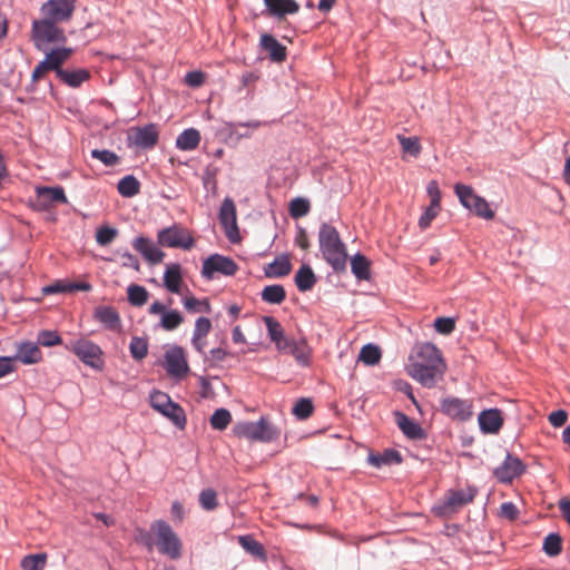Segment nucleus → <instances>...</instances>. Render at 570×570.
Here are the masks:
<instances>
[{
  "label": "nucleus",
  "instance_id": "nucleus-44",
  "mask_svg": "<svg viewBox=\"0 0 570 570\" xmlns=\"http://www.w3.org/2000/svg\"><path fill=\"white\" fill-rule=\"evenodd\" d=\"M543 551L549 557H557L562 551V539L558 533H550L543 542Z\"/></svg>",
  "mask_w": 570,
  "mask_h": 570
},
{
  "label": "nucleus",
  "instance_id": "nucleus-54",
  "mask_svg": "<svg viewBox=\"0 0 570 570\" xmlns=\"http://www.w3.org/2000/svg\"><path fill=\"white\" fill-rule=\"evenodd\" d=\"M434 328L440 334L449 335L455 328V321L451 317H438L434 321Z\"/></svg>",
  "mask_w": 570,
  "mask_h": 570
},
{
  "label": "nucleus",
  "instance_id": "nucleus-62",
  "mask_svg": "<svg viewBox=\"0 0 570 570\" xmlns=\"http://www.w3.org/2000/svg\"><path fill=\"white\" fill-rule=\"evenodd\" d=\"M14 362H16V358H13V357H7V356L0 357V379L16 370Z\"/></svg>",
  "mask_w": 570,
  "mask_h": 570
},
{
  "label": "nucleus",
  "instance_id": "nucleus-17",
  "mask_svg": "<svg viewBox=\"0 0 570 570\" xmlns=\"http://www.w3.org/2000/svg\"><path fill=\"white\" fill-rule=\"evenodd\" d=\"M279 352L294 356L296 362L303 366H307L311 361L312 350L305 338H288L285 346Z\"/></svg>",
  "mask_w": 570,
  "mask_h": 570
},
{
  "label": "nucleus",
  "instance_id": "nucleus-39",
  "mask_svg": "<svg viewBox=\"0 0 570 570\" xmlns=\"http://www.w3.org/2000/svg\"><path fill=\"white\" fill-rule=\"evenodd\" d=\"M128 302L132 306L140 307L145 305L148 301L149 293L148 291L140 285L131 284L127 288Z\"/></svg>",
  "mask_w": 570,
  "mask_h": 570
},
{
  "label": "nucleus",
  "instance_id": "nucleus-18",
  "mask_svg": "<svg viewBox=\"0 0 570 570\" xmlns=\"http://www.w3.org/2000/svg\"><path fill=\"white\" fill-rule=\"evenodd\" d=\"M132 142L141 148H153L158 141V130L155 125L132 128L129 135Z\"/></svg>",
  "mask_w": 570,
  "mask_h": 570
},
{
  "label": "nucleus",
  "instance_id": "nucleus-12",
  "mask_svg": "<svg viewBox=\"0 0 570 570\" xmlns=\"http://www.w3.org/2000/svg\"><path fill=\"white\" fill-rule=\"evenodd\" d=\"M238 269L237 264L229 257L214 254L203 263L202 275L212 279L215 273L233 276Z\"/></svg>",
  "mask_w": 570,
  "mask_h": 570
},
{
  "label": "nucleus",
  "instance_id": "nucleus-13",
  "mask_svg": "<svg viewBox=\"0 0 570 570\" xmlns=\"http://www.w3.org/2000/svg\"><path fill=\"white\" fill-rule=\"evenodd\" d=\"M76 0H48L41 7L43 17L63 22L70 20L76 8Z\"/></svg>",
  "mask_w": 570,
  "mask_h": 570
},
{
  "label": "nucleus",
  "instance_id": "nucleus-49",
  "mask_svg": "<svg viewBox=\"0 0 570 570\" xmlns=\"http://www.w3.org/2000/svg\"><path fill=\"white\" fill-rule=\"evenodd\" d=\"M313 403L309 399H299L293 410L292 413L299 420H306L313 414Z\"/></svg>",
  "mask_w": 570,
  "mask_h": 570
},
{
  "label": "nucleus",
  "instance_id": "nucleus-48",
  "mask_svg": "<svg viewBox=\"0 0 570 570\" xmlns=\"http://www.w3.org/2000/svg\"><path fill=\"white\" fill-rule=\"evenodd\" d=\"M129 351L132 358L140 361L146 357L148 353V344L141 337H132L129 344Z\"/></svg>",
  "mask_w": 570,
  "mask_h": 570
},
{
  "label": "nucleus",
  "instance_id": "nucleus-30",
  "mask_svg": "<svg viewBox=\"0 0 570 570\" xmlns=\"http://www.w3.org/2000/svg\"><path fill=\"white\" fill-rule=\"evenodd\" d=\"M395 420L397 426L401 431L410 439H421L423 438L422 428L407 415L401 412L395 413Z\"/></svg>",
  "mask_w": 570,
  "mask_h": 570
},
{
  "label": "nucleus",
  "instance_id": "nucleus-60",
  "mask_svg": "<svg viewBox=\"0 0 570 570\" xmlns=\"http://www.w3.org/2000/svg\"><path fill=\"white\" fill-rule=\"evenodd\" d=\"M426 191L431 198L430 204L439 205L441 206V191L439 188V184L435 180H431L428 184Z\"/></svg>",
  "mask_w": 570,
  "mask_h": 570
},
{
  "label": "nucleus",
  "instance_id": "nucleus-36",
  "mask_svg": "<svg viewBox=\"0 0 570 570\" xmlns=\"http://www.w3.org/2000/svg\"><path fill=\"white\" fill-rule=\"evenodd\" d=\"M117 189L122 197L130 198L139 194L140 183L135 176L127 175L118 181Z\"/></svg>",
  "mask_w": 570,
  "mask_h": 570
},
{
  "label": "nucleus",
  "instance_id": "nucleus-10",
  "mask_svg": "<svg viewBox=\"0 0 570 570\" xmlns=\"http://www.w3.org/2000/svg\"><path fill=\"white\" fill-rule=\"evenodd\" d=\"M440 410L452 420L465 422L473 415V402L466 399L448 396L441 401Z\"/></svg>",
  "mask_w": 570,
  "mask_h": 570
},
{
  "label": "nucleus",
  "instance_id": "nucleus-43",
  "mask_svg": "<svg viewBox=\"0 0 570 570\" xmlns=\"http://www.w3.org/2000/svg\"><path fill=\"white\" fill-rule=\"evenodd\" d=\"M209 422L214 430L223 431L232 422V414L226 409H218L213 413Z\"/></svg>",
  "mask_w": 570,
  "mask_h": 570
},
{
  "label": "nucleus",
  "instance_id": "nucleus-27",
  "mask_svg": "<svg viewBox=\"0 0 570 570\" xmlns=\"http://www.w3.org/2000/svg\"><path fill=\"white\" fill-rule=\"evenodd\" d=\"M292 271V264L286 255L278 256L274 262L264 267L265 276L268 278H281L287 276Z\"/></svg>",
  "mask_w": 570,
  "mask_h": 570
},
{
  "label": "nucleus",
  "instance_id": "nucleus-56",
  "mask_svg": "<svg viewBox=\"0 0 570 570\" xmlns=\"http://www.w3.org/2000/svg\"><path fill=\"white\" fill-rule=\"evenodd\" d=\"M117 236V230L111 227H101L97 230L96 240L99 245L110 244Z\"/></svg>",
  "mask_w": 570,
  "mask_h": 570
},
{
  "label": "nucleus",
  "instance_id": "nucleus-24",
  "mask_svg": "<svg viewBox=\"0 0 570 570\" xmlns=\"http://www.w3.org/2000/svg\"><path fill=\"white\" fill-rule=\"evenodd\" d=\"M262 48L268 52L272 61L283 62L286 59V47L283 46L272 35L264 33L261 37Z\"/></svg>",
  "mask_w": 570,
  "mask_h": 570
},
{
  "label": "nucleus",
  "instance_id": "nucleus-16",
  "mask_svg": "<svg viewBox=\"0 0 570 570\" xmlns=\"http://www.w3.org/2000/svg\"><path fill=\"white\" fill-rule=\"evenodd\" d=\"M525 470L522 461L508 454L504 462L494 470L495 478L502 483H510L514 478L520 476Z\"/></svg>",
  "mask_w": 570,
  "mask_h": 570
},
{
  "label": "nucleus",
  "instance_id": "nucleus-47",
  "mask_svg": "<svg viewBox=\"0 0 570 570\" xmlns=\"http://www.w3.org/2000/svg\"><path fill=\"white\" fill-rule=\"evenodd\" d=\"M311 205L306 198L297 197L289 203V215L293 218H301L309 213Z\"/></svg>",
  "mask_w": 570,
  "mask_h": 570
},
{
  "label": "nucleus",
  "instance_id": "nucleus-6",
  "mask_svg": "<svg viewBox=\"0 0 570 570\" xmlns=\"http://www.w3.org/2000/svg\"><path fill=\"white\" fill-rule=\"evenodd\" d=\"M454 190L460 203L476 216L488 220L494 218L495 214L490 208L489 203L483 197L476 195L472 187L463 184H456Z\"/></svg>",
  "mask_w": 570,
  "mask_h": 570
},
{
  "label": "nucleus",
  "instance_id": "nucleus-42",
  "mask_svg": "<svg viewBox=\"0 0 570 570\" xmlns=\"http://www.w3.org/2000/svg\"><path fill=\"white\" fill-rule=\"evenodd\" d=\"M47 562L45 553L29 554L22 558L20 567L22 570H42Z\"/></svg>",
  "mask_w": 570,
  "mask_h": 570
},
{
  "label": "nucleus",
  "instance_id": "nucleus-28",
  "mask_svg": "<svg viewBox=\"0 0 570 570\" xmlns=\"http://www.w3.org/2000/svg\"><path fill=\"white\" fill-rule=\"evenodd\" d=\"M164 285L173 294L181 293L183 276L180 265L171 264L167 266L164 275Z\"/></svg>",
  "mask_w": 570,
  "mask_h": 570
},
{
  "label": "nucleus",
  "instance_id": "nucleus-3",
  "mask_svg": "<svg viewBox=\"0 0 570 570\" xmlns=\"http://www.w3.org/2000/svg\"><path fill=\"white\" fill-rule=\"evenodd\" d=\"M233 432L238 438L259 442H272L281 435V430L265 417L257 422H238L234 425Z\"/></svg>",
  "mask_w": 570,
  "mask_h": 570
},
{
  "label": "nucleus",
  "instance_id": "nucleus-20",
  "mask_svg": "<svg viewBox=\"0 0 570 570\" xmlns=\"http://www.w3.org/2000/svg\"><path fill=\"white\" fill-rule=\"evenodd\" d=\"M475 497V490H458V491H449L444 498V502L442 505L443 512H453L458 508L465 505L473 501Z\"/></svg>",
  "mask_w": 570,
  "mask_h": 570
},
{
  "label": "nucleus",
  "instance_id": "nucleus-45",
  "mask_svg": "<svg viewBox=\"0 0 570 570\" xmlns=\"http://www.w3.org/2000/svg\"><path fill=\"white\" fill-rule=\"evenodd\" d=\"M358 360L366 365H374L381 360V351L373 344H367L362 347Z\"/></svg>",
  "mask_w": 570,
  "mask_h": 570
},
{
  "label": "nucleus",
  "instance_id": "nucleus-40",
  "mask_svg": "<svg viewBox=\"0 0 570 570\" xmlns=\"http://www.w3.org/2000/svg\"><path fill=\"white\" fill-rule=\"evenodd\" d=\"M238 542L243 549H245L248 553L265 560L266 553L265 549L257 540L252 538L250 535H242L238 538Z\"/></svg>",
  "mask_w": 570,
  "mask_h": 570
},
{
  "label": "nucleus",
  "instance_id": "nucleus-19",
  "mask_svg": "<svg viewBox=\"0 0 570 570\" xmlns=\"http://www.w3.org/2000/svg\"><path fill=\"white\" fill-rule=\"evenodd\" d=\"M480 429L487 434H497L503 425L502 412L499 409L484 410L478 417Z\"/></svg>",
  "mask_w": 570,
  "mask_h": 570
},
{
  "label": "nucleus",
  "instance_id": "nucleus-38",
  "mask_svg": "<svg viewBox=\"0 0 570 570\" xmlns=\"http://www.w3.org/2000/svg\"><path fill=\"white\" fill-rule=\"evenodd\" d=\"M286 298L285 288L282 285H268L262 291V299L269 304H281Z\"/></svg>",
  "mask_w": 570,
  "mask_h": 570
},
{
  "label": "nucleus",
  "instance_id": "nucleus-52",
  "mask_svg": "<svg viewBox=\"0 0 570 570\" xmlns=\"http://www.w3.org/2000/svg\"><path fill=\"white\" fill-rule=\"evenodd\" d=\"M441 210V206L430 204V206L425 209V212L421 215L419 219V226L421 229L428 228L432 220L439 215Z\"/></svg>",
  "mask_w": 570,
  "mask_h": 570
},
{
  "label": "nucleus",
  "instance_id": "nucleus-32",
  "mask_svg": "<svg viewBox=\"0 0 570 570\" xmlns=\"http://www.w3.org/2000/svg\"><path fill=\"white\" fill-rule=\"evenodd\" d=\"M367 461L375 468L383 465L400 464L402 462L401 454L396 450H385L382 454L370 453Z\"/></svg>",
  "mask_w": 570,
  "mask_h": 570
},
{
  "label": "nucleus",
  "instance_id": "nucleus-25",
  "mask_svg": "<svg viewBox=\"0 0 570 570\" xmlns=\"http://www.w3.org/2000/svg\"><path fill=\"white\" fill-rule=\"evenodd\" d=\"M13 358L23 364H36L41 361L42 353L36 343L24 342L18 345Z\"/></svg>",
  "mask_w": 570,
  "mask_h": 570
},
{
  "label": "nucleus",
  "instance_id": "nucleus-34",
  "mask_svg": "<svg viewBox=\"0 0 570 570\" xmlns=\"http://www.w3.org/2000/svg\"><path fill=\"white\" fill-rule=\"evenodd\" d=\"M200 142V134L195 128L185 129L176 139V147L180 150H194Z\"/></svg>",
  "mask_w": 570,
  "mask_h": 570
},
{
  "label": "nucleus",
  "instance_id": "nucleus-64",
  "mask_svg": "<svg viewBox=\"0 0 570 570\" xmlns=\"http://www.w3.org/2000/svg\"><path fill=\"white\" fill-rule=\"evenodd\" d=\"M567 419L568 414L563 410L554 411L549 415V422L556 428L562 426L567 422Z\"/></svg>",
  "mask_w": 570,
  "mask_h": 570
},
{
  "label": "nucleus",
  "instance_id": "nucleus-61",
  "mask_svg": "<svg viewBox=\"0 0 570 570\" xmlns=\"http://www.w3.org/2000/svg\"><path fill=\"white\" fill-rule=\"evenodd\" d=\"M501 515L508 520H515L519 515L518 508L512 502H504L501 504Z\"/></svg>",
  "mask_w": 570,
  "mask_h": 570
},
{
  "label": "nucleus",
  "instance_id": "nucleus-53",
  "mask_svg": "<svg viewBox=\"0 0 570 570\" xmlns=\"http://www.w3.org/2000/svg\"><path fill=\"white\" fill-rule=\"evenodd\" d=\"M52 70L48 62L45 60H42L41 62H39L36 68L33 69L32 71V75H31V83L30 86L28 87V90L29 91H35L36 89V83L48 72Z\"/></svg>",
  "mask_w": 570,
  "mask_h": 570
},
{
  "label": "nucleus",
  "instance_id": "nucleus-29",
  "mask_svg": "<svg viewBox=\"0 0 570 570\" xmlns=\"http://www.w3.org/2000/svg\"><path fill=\"white\" fill-rule=\"evenodd\" d=\"M62 82L72 88H78L85 81L89 80L90 72L87 69L80 68L75 70H58L57 76Z\"/></svg>",
  "mask_w": 570,
  "mask_h": 570
},
{
  "label": "nucleus",
  "instance_id": "nucleus-1",
  "mask_svg": "<svg viewBox=\"0 0 570 570\" xmlns=\"http://www.w3.org/2000/svg\"><path fill=\"white\" fill-rule=\"evenodd\" d=\"M318 243L326 263L335 272H344L347 263V250L337 229L330 224H322L318 232Z\"/></svg>",
  "mask_w": 570,
  "mask_h": 570
},
{
  "label": "nucleus",
  "instance_id": "nucleus-23",
  "mask_svg": "<svg viewBox=\"0 0 570 570\" xmlns=\"http://www.w3.org/2000/svg\"><path fill=\"white\" fill-rule=\"evenodd\" d=\"M134 248L139 252L146 261L151 264H158L163 261L165 253L153 244L148 238L140 236L135 239Z\"/></svg>",
  "mask_w": 570,
  "mask_h": 570
},
{
  "label": "nucleus",
  "instance_id": "nucleus-4",
  "mask_svg": "<svg viewBox=\"0 0 570 570\" xmlns=\"http://www.w3.org/2000/svg\"><path fill=\"white\" fill-rule=\"evenodd\" d=\"M151 532L155 537V544L160 553L170 559H179L181 557V541L167 522L163 520L155 521L151 524Z\"/></svg>",
  "mask_w": 570,
  "mask_h": 570
},
{
  "label": "nucleus",
  "instance_id": "nucleus-26",
  "mask_svg": "<svg viewBox=\"0 0 570 570\" xmlns=\"http://www.w3.org/2000/svg\"><path fill=\"white\" fill-rule=\"evenodd\" d=\"M94 317L108 330L116 331L120 327L119 314L111 306H98L95 309Z\"/></svg>",
  "mask_w": 570,
  "mask_h": 570
},
{
  "label": "nucleus",
  "instance_id": "nucleus-8",
  "mask_svg": "<svg viewBox=\"0 0 570 570\" xmlns=\"http://www.w3.org/2000/svg\"><path fill=\"white\" fill-rule=\"evenodd\" d=\"M158 242L161 246L184 249H190L195 244L188 229L179 225L161 229L158 233Z\"/></svg>",
  "mask_w": 570,
  "mask_h": 570
},
{
  "label": "nucleus",
  "instance_id": "nucleus-55",
  "mask_svg": "<svg viewBox=\"0 0 570 570\" xmlns=\"http://www.w3.org/2000/svg\"><path fill=\"white\" fill-rule=\"evenodd\" d=\"M38 342L42 346H55L61 344V337L55 331H41L38 335Z\"/></svg>",
  "mask_w": 570,
  "mask_h": 570
},
{
  "label": "nucleus",
  "instance_id": "nucleus-51",
  "mask_svg": "<svg viewBox=\"0 0 570 570\" xmlns=\"http://www.w3.org/2000/svg\"><path fill=\"white\" fill-rule=\"evenodd\" d=\"M199 504L204 510L212 511L217 508V493L213 489H205L199 494Z\"/></svg>",
  "mask_w": 570,
  "mask_h": 570
},
{
  "label": "nucleus",
  "instance_id": "nucleus-15",
  "mask_svg": "<svg viewBox=\"0 0 570 570\" xmlns=\"http://www.w3.org/2000/svg\"><path fill=\"white\" fill-rule=\"evenodd\" d=\"M36 194L35 205L40 210L48 209L55 204L67 203L62 187H38Z\"/></svg>",
  "mask_w": 570,
  "mask_h": 570
},
{
  "label": "nucleus",
  "instance_id": "nucleus-41",
  "mask_svg": "<svg viewBox=\"0 0 570 570\" xmlns=\"http://www.w3.org/2000/svg\"><path fill=\"white\" fill-rule=\"evenodd\" d=\"M184 322L183 315L176 309L166 311L160 318V326L165 331H174Z\"/></svg>",
  "mask_w": 570,
  "mask_h": 570
},
{
  "label": "nucleus",
  "instance_id": "nucleus-2",
  "mask_svg": "<svg viewBox=\"0 0 570 570\" xmlns=\"http://www.w3.org/2000/svg\"><path fill=\"white\" fill-rule=\"evenodd\" d=\"M66 350L73 353L85 365L101 371L105 367V354L95 342L80 336L65 344Z\"/></svg>",
  "mask_w": 570,
  "mask_h": 570
},
{
  "label": "nucleus",
  "instance_id": "nucleus-57",
  "mask_svg": "<svg viewBox=\"0 0 570 570\" xmlns=\"http://www.w3.org/2000/svg\"><path fill=\"white\" fill-rule=\"evenodd\" d=\"M400 142H401L403 150L413 156H417L421 151V146L416 138L401 137Z\"/></svg>",
  "mask_w": 570,
  "mask_h": 570
},
{
  "label": "nucleus",
  "instance_id": "nucleus-31",
  "mask_svg": "<svg viewBox=\"0 0 570 570\" xmlns=\"http://www.w3.org/2000/svg\"><path fill=\"white\" fill-rule=\"evenodd\" d=\"M264 323L267 327L271 341L275 343L276 348L279 351L282 347L285 346V343L288 341L289 337L285 336L281 323L276 321L274 317L265 316Z\"/></svg>",
  "mask_w": 570,
  "mask_h": 570
},
{
  "label": "nucleus",
  "instance_id": "nucleus-7",
  "mask_svg": "<svg viewBox=\"0 0 570 570\" xmlns=\"http://www.w3.org/2000/svg\"><path fill=\"white\" fill-rule=\"evenodd\" d=\"M150 405L154 410L169 419L176 426L184 429L186 415L184 410L171 401L168 394L156 391L150 394Z\"/></svg>",
  "mask_w": 570,
  "mask_h": 570
},
{
  "label": "nucleus",
  "instance_id": "nucleus-37",
  "mask_svg": "<svg viewBox=\"0 0 570 570\" xmlns=\"http://www.w3.org/2000/svg\"><path fill=\"white\" fill-rule=\"evenodd\" d=\"M351 269L357 279H370V261L362 254H356L351 259Z\"/></svg>",
  "mask_w": 570,
  "mask_h": 570
},
{
  "label": "nucleus",
  "instance_id": "nucleus-22",
  "mask_svg": "<svg viewBox=\"0 0 570 570\" xmlns=\"http://www.w3.org/2000/svg\"><path fill=\"white\" fill-rule=\"evenodd\" d=\"M413 364L445 365L441 351L432 343H423L416 348V361Z\"/></svg>",
  "mask_w": 570,
  "mask_h": 570
},
{
  "label": "nucleus",
  "instance_id": "nucleus-63",
  "mask_svg": "<svg viewBox=\"0 0 570 570\" xmlns=\"http://www.w3.org/2000/svg\"><path fill=\"white\" fill-rule=\"evenodd\" d=\"M185 80L191 87H199L205 81V75L202 71H190L186 75Z\"/></svg>",
  "mask_w": 570,
  "mask_h": 570
},
{
  "label": "nucleus",
  "instance_id": "nucleus-14",
  "mask_svg": "<svg viewBox=\"0 0 570 570\" xmlns=\"http://www.w3.org/2000/svg\"><path fill=\"white\" fill-rule=\"evenodd\" d=\"M164 365L167 374L175 379L184 377L189 371L184 351L178 346L166 352Z\"/></svg>",
  "mask_w": 570,
  "mask_h": 570
},
{
  "label": "nucleus",
  "instance_id": "nucleus-50",
  "mask_svg": "<svg viewBox=\"0 0 570 570\" xmlns=\"http://www.w3.org/2000/svg\"><path fill=\"white\" fill-rule=\"evenodd\" d=\"M91 157L101 161L105 166L111 167L119 163V157L107 149H92Z\"/></svg>",
  "mask_w": 570,
  "mask_h": 570
},
{
  "label": "nucleus",
  "instance_id": "nucleus-11",
  "mask_svg": "<svg viewBox=\"0 0 570 570\" xmlns=\"http://www.w3.org/2000/svg\"><path fill=\"white\" fill-rule=\"evenodd\" d=\"M445 370L446 365L411 364L407 373L424 387L432 389L443 379Z\"/></svg>",
  "mask_w": 570,
  "mask_h": 570
},
{
  "label": "nucleus",
  "instance_id": "nucleus-5",
  "mask_svg": "<svg viewBox=\"0 0 570 570\" xmlns=\"http://www.w3.org/2000/svg\"><path fill=\"white\" fill-rule=\"evenodd\" d=\"M57 23V21L46 17L32 22L31 38L37 49L41 50L42 46L46 43L66 41L65 31L58 27Z\"/></svg>",
  "mask_w": 570,
  "mask_h": 570
},
{
  "label": "nucleus",
  "instance_id": "nucleus-33",
  "mask_svg": "<svg viewBox=\"0 0 570 570\" xmlns=\"http://www.w3.org/2000/svg\"><path fill=\"white\" fill-rule=\"evenodd\" d=\"M73 50L71 48H57L52 49L46 55V61L52 71L58 76V70H63L61 66L70 58Z\"/></svg>",
  "mask_w": 570,
  "mask_h": 570
},
{
  "label": "nucleus",
  "instance_id": "nucleus-59",
  "mask_svg": "<svg viewBox=\"0 0 570 570\" xmlns=\"http://www.w3.org/2000/svg\"><path fill=\"white\" fill-rule=\"evenodd\" d=\"M43 294H59V293H69V283L63 281H57L53 284H50L42 289Z\"/></svg>",
  "mask_w": 570,
  "mask_h": 570
},
{
  "label": "nucleus",
  "instance_id": "nucleus-9",
  "mask_svg": "<svg viewBox=\"0 0 570 570\" xmlns=\"http://www.w3.org/2000/svg\"><path fill=\"white\" fill-rule=\"evenodd\" d=\"M218 218L225 230L227 239L234 244L239 243L242 238L237 225L236 206L232 198L226 197L223 200Z\"/></svg>",
  "mask_w": 570,
  "mask_h": 570
},
{
  "label": "nucleus",
  "instance_id": "nucleus-58",
  "mask_svg": "<svg viewBox=\"0 0 570 570\" xmlns=\"http://www.w3.org/2000/svg\"><path fill=\"white\" fill-rule=\"evenodd\" d=\"M210 328H212L210 320L207 317H199V318H197V321L195 323V330H194L193 336H197V338L198 337L205 338L208 335V333L210 332Z\"/></svg>",
  "mask_w": 570,
  "mask_h": 570
},
{
  "label": "nucleus",
  "instance_id": "nucleus-46",
  "mask_svg": "<svg viewBox=\"0 0 570 570\" xmlns=\"http://www.w3.org/2000/svg\"><path fill=\"white\" fill-rule=\"evenodd\" d=\"M184 307L190 313H209L210 304L207 299H198L194 296H187L183 301Z\"/></svg>",
  "mask_w": 570,
  "mask_h": 570
},
{
  "label": "nucleus",
  "instance_id": "nucleus-21",
  "mask_svg": "<svg viewBox=\"0 0 570 570\" xmlns=\"http://www.w3.org/2000/svg\"><path fill=\"white\" fill-rule=\"evenodd\" d=\"M266 13L278 20L286 14H295L299 10V4L295 0H264Z\"/></svg>",
  "mask_w": 570,
  "mask_h": 570
},
{
  "label": "nucleus",
  "instance_id": "nucleus-35",
  "mask_svg": "<svg viewBox=\"0 0 570 570\" xmlns=\"http://www.w3.org/2000/svg\"><path fill=\"white\" fill-rule=\"evenodd\" d=\"M316 283V276L308 265H303L295 275V285L301 292L311 291Z\"/></svg>",
  "mask_w": 570,
  "mask_h": 570
}]
</instances>
